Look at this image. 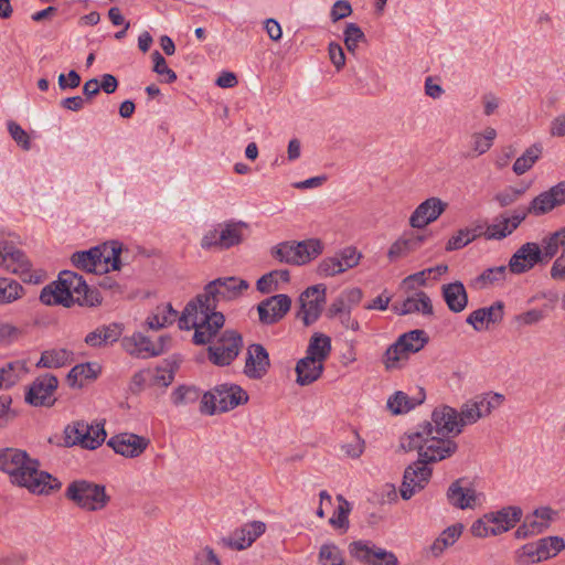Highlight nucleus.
Instances as JSON below:
<instances>
[{
	"label": "nucleus",
	"instance_id": "c756f323",
	"mask_svg": "<svg viewBox=\"0 0 565 565\" xmlns=\"http://www.w3.org/2000/svg\"><path fill=\"white\" fill-rule=\"evenodd\" d=\"M426 235H414L403 236L395 241L388 252L387 257L391 262H395L398 258L405 257L408 254L417 250L425 242Z\"/></svg>",
	"mask_w": 565,
	"mask_h": 565
},
{
	"label": "nucleus",
	"instance_id": "603ef678",
	"mask_svg": "<svg viewBox=\"0 0 565 565\" xmlns=\"http://www.w3.org/2000/svg\"><path fill=\"white\" fill-rule=\"evenodd\" d=\"M320 565H344L340 548L333 543L323 544L319 551Z\"/></svg>",
	"mask_w": 565,
	"mask_h": 565
},
{
	"label": "nucleus",
	"instance_id": "69168bd1",
	"mask_svg": "<svg viewBox=\"0 0 565 565\" xmlns=\"http://www.w3.org/2000/svg\"><path fill=\"white\" fill-rule=\"evenodd\" d=\"M11 404L10 395H0V427H6L18 416V412L11 408Z\"/></svg>",
	"mask_w": 565,
	"mask_h": 565
},
{
	"label": "nucleus",
	"instance_id": "bf43d9fd",
	"mask_svg": "<svg viewBox=\"0 0 565 565\" xmlns=\"http://www.w3.org/2000/svg\"><path fill=\"white\" fill-rule=\"evenodd\" d=\"M495 137L497 131L491 127H488L482 135L476 134L473 136V150L477 154H483L487 152L491 148Z\"/></svg>",
	"mask_w": 565,
	"mask_h": 565
},
{
	"label": "nucleus",
	"instance_id": "4c0bfd02",
	"mask_svg": "<svg viewBox=\"0 0 565 565\" xmlns=\"http://www.w3.org/2000/svg\"><path fill=\"white\" fill-rule=\"evenodd\" d=\"M542 152L543 146L541 143H534L529 147L513 163V172L518 175L527 172L540 159Z\"/></svg>",
	"mask_w": 565,
	"mask_h": 565
},
{
	"label": "nucleus",
	"instance_id": "473e14b6",
	"mask_svg": "<svg viewBox=\"0 0 565 565\" xmlns=\"http://www.w3.org/2000/svg\"><path fill=\"white\" fill-rule=\"evenodd\" d=\"M507 274L508 266L505 265L490 267L475 277L470 282V286L478 290L487 289L503 282L507 278Z\"/></svg>",
	"mask_w": 565,
	"mask_h": 565
},
{
	"label": "nucleus",
	"instance_id": "774afa93",
	"mask_svg": "<svg viewBox=\"0 0 565 565\" xmlns=\"http://www.w3.org/2000/svg\"><path fill=\"white\" fill-rule=\"evenodd\" d=\"M536 557H539V552L534 542L523 545L518 551L516 555V559L520 565H530L541 562L540 559H536Z\"/></svg>",
	"mask_w": 565,
	"mask_h": 565
},
{
	"label": "nucleus",
	"instance_id": "2f4dec72",
	"mask_svg": "<svg viewBox=\"0 0 565 565\" xmlns=\"http://www.w3.org/2000/svg\"><path fill=\"white\" fill-rule=\"evenodd\" d=\"M296 265H305L317 258L323 252V244L319 238L294 241Z\"/></svg>",
	"mask_w": 565,
	"mask_h": 565
},
{
	"label": "nucleus",
	"instance_id": "a18cd8bd",
	"mask_svg": "<svg viewBox=\"0 0 565 565\" xmlns=\"http://www.w3.org/2000/svg\"><path fill=\"white\" fill-rule=\"evenodd\" d=\"M550 195L548 190L536 195L526 206V212H531V215L534 216H541L554 210L556 206Z\"/></svg>",
	"mask_w": 565,
	"mask_h": 565
},
{
	"label": "nucleus",
	"instance_id": "7ed1b4c3",
	"mask_svg": "<svg viewBox=\"0 0 565 565\" xmlns=\"http://www.w3.org/2000/svg\"><path fill=\"white\" fill-rule=\"evenodd\" d=\"M122 244L110 241L87 250L75 252L71 256L72 264L87 273L103 275L109 270L121 269Z\"/></svg>",
	"mask_w": 565,
	"mask_h": 565
},
{
	"label": "nucleus",
	"instance_id": "aec40b11",
	"mask_svg": "<svg viewBox=\"0 0 565 565\" xmlns=\"http://www.w3.org/2000/svg\"><path fill=\"white\" fill-rule=\"evenodd\" d=\"M265 531L264 522L253 521L235 530L231 536L222 537L221 542L232 550L242 551L249 547Z\"/></svg>",
	"mask_w": 565,
	"mask_h": 565
},
{
	"label": "nucleus",
	"instance_id": "ea45409f",
	"mask_svg": "<svg viewBox=\"0 0 565 565\" xmlns=\"http://www.w3.org/2000/svg\"><path fill=\"white\" fill-rule=\"evenodd\" d=\"M288 282L290 274L287 269H276L263 275L256 282V288L262 294H270L277 289L278 281Z\"/></svg>",
	"mask_w": 565,
	"mask_h": 565
},
{
	"label": "nucleus",
	"instance_id": "4468645a",
	"mask_svg": "<svg viewBox=\"0 0 565 565\" xmlns=\"http://www.w3.org/2000/svg\"><path fill=\"white\" fill-rule=\"evenodd\" d=\"M349 552L353 558L364 565H398V559L393 552L377 547L371 542L354 541L349 545Z\"/></svg>",
	"mask_w": 565,
	"mask_h": 565
},
{
	"label": "nucleus",
	"instance_id": "e2e57ef3",
	"mask_svg": "<svg viewBox=\"0 0 565 565\" xmlns=\"http://www.w3.org/2000/svg\"><path fill=\"white\" fill-rule=\"evenodd\" d=\"M480 311H483V319L488 324H497L503 320L504 317V303L501 300L493 302L489 307L479 308Z\"/></svg>",
	"mask_w": 565,
	"mask_h": 565
},
{
	"label": "nucleus",
	"instance_id": "0eeeda50",
	"mask_svg": "<svg viewBox=\"0 0 565 565\" xmlns=\"http://www.w3.org/2000/svg\"><path fill=\"white\" fill-rule=\"evenodd\" d=\"M65 498L87 511L100 510L109 501L104 486L87 480L72 481L65 490Z\"/></svg>",
	"mask_w": 565,
	"mask_h": 565
},
{
	"label": "nucleus",
	"instance_id": "cd10ccee",
	"mask_svg": "<svg viewBox=\"0 0 565 565\" xmlns=\"http://www.w3.org/2000/svg\"><path fill=\"white\" fill-rule=\"evenodd\" d=\"M331 352V338L316 332L310 338L306 356L300 359V366H305L306 363H312L313 360L323 363L324 360L329 356Z\"/></svg>",
	"mask_w": 565,
	"mask_h": 565
},
{
	"label": "nucleus",
	"instance_id": "4d7b16f0",
	"mask_svg": "<svg viewBox=\"0 0 565 565\" xmlns=\"http://www.w3.org/2000/svg\"><path fill=\"white\" fill-rule=\"evenodd\" d=\"M271 256L280 263L296 265L294 241L282 242L271 248Z\"/></svg>",
	"mask_w": 565,
	"mask_h": 565
},
{
	"label": "nucleus",
	"instance_id": "4be33fe9",
	"mask_svg": "<svg viewBox=\"0 0 565 565\" xmlns=\"http://www.w3.org/2000/svg\"><path fill=\"white\" fill-rule=\"evenodd\" d=\"M447 203L439 198H429L422 202L409 217V225L413 228H424L435 222L446 210Z\"/></svg>",
	"mask_w": 565,
	"mask_h": 565
},
{
	"label": "nucleus",
	"instance_id": "de8ad7c7",
	"mask_svg": "<svg viewBox=\"0 0 565 565\" xmlns=\"http://www.w3.org/2000/svg\"><path fill=\"white\" fill-rule=\"evenodd\" d=\"M23 287L11 278H0V302L10 303L22 296Z\"/></svg>",
	"mask_w": 565,
	"mask_h": 565
},
{
	"label": "nucleus",
	"instance_id": "dca6fc26",
	"mask_svg": "<svg viewBox=\"0 0 565 565\" xmlns=\"http://www.w3.org/2000/svg\"><path fill=\"white\" fill-rule=\"evenodd\" d=\"M537 264H544L541 246L537 243L527 242L511 256L508 268L512 274L520 275L527 273Z\"/></svg>",
	"mask_w": 565,
	"mask_h": 565
},
{
	"label": "nucleus",
	"instance_id": "8fccbe9b",
	"mask_svg": "<svg viewBox=\"0 0 565 565\" xmlns=\"http://www.w3.org/2000/svg\"><path fill=\"white\" fill-rule=\"evenodd\" d=\"M60 285L64 286L71 295H82L83 288H87V282L83 276L72 270H63L60 273Z\"/></svg>",
	"mask_w": 565,
	"mask_h": 565
},
{
	"label": "nucleus",
	"instance_id": "1a4fd4ad",
	"mask_svg": "<svg viewBox=\"0 0 565 565\" xmlns=\"http://www.w3.org/2000/svg\"><path fill=\"white\" fill-rule=\"evenodd\" d=\"M244 345L242 334L233 329L222 332L216 345L207 348L209 360L217 366H228L239 355Z\"/></svg>",
	"mask_w": 565,
	"mask_h": 565
},
{
	"label": "nucleus",
	"instance_id": "39448f33",
	"mask_svg": "<svg viewBox=\"0 0 565 565\" xmlns=\"http://www.w3.org/2000/svg\"><path fill=\"white\" fill-rule=\"evenodd\" d=\"M521 518V508L515 505L504 507L499 511L483 514L472 523L470 531L476 537L499 535L513 529Z\"/></svg>",
	"mask_w": 565,
	"mask_h": 565
},
{
	"label": "nucleus",
	"instance_id": "c9c22d12",
	"mask_svg": "<svg viewBox=\"0 0 565 565\" xmlns=\"http://www.w3.org/2000/svg\"><path fill=\"white\" fill-rule=\"evenodd\" d=\"M178 317V311L173 309L171 303L158 306L156 312L147 318V324L152 330H159L167 326H171Z\"/></svg>",
	"mask_w": 565,
	"mask_h": 565
},
{
	"label": "nucleus",
	"instance_id": "6e6552de",
	"mask_svg": "<svg viewBox=\"0 0 565 565\" xmlns=\"http://www.w3.org/2000/svg\"><path fill=\"white\" fill-rule=\"evenodd\" d=\"M428 341L429 337L420 329L411 330L401 334L384 353L383 362L385 367H397V364L402 359H407L409 354L419 352Z\"/></svg>",
	"mask_w": 565,
	"mask_h": 565
},
{
	"label": "nucleus",
	"instance_id": "c85d7f7f",
	"mask_svg": "<svg viewBox=\"0 0 565 565\" xmlns=\"http://www.w3.org/2000/svg\"><path fill=\"white\" fill-rule=\"evenodd\" d=\"M441 294L450 311L459 313L466 309L468 305V294L461 281L457 280L443 285Z\"/></svg>",
	"mask_w": 565,
	"mask_h": 565
},
{
	"label": "nucleus",
	"instance_id": "680f3d73",
	"mask_svg": "<svg viewBox=\"0 0 565 565\" xmlns=\"http://www.w3.org/2000/svg\"><path fill=\"white\" fill-rule=\"evenodd\" d=\"M103 298L97 288H93L87 285V288H83L82 295L75 298V303L82 307H97L100 306Z\"/></svg>",
	"mask_w": 565,
	"mask_h": 565
},
{
	"label": "nucleus",
	"instance_id": "20e7f679",
	"mask_svg": "<svg viewBox=\"0 0 565 565\" xmlns=\"http://www.w3.org/2000/svg\"><path fill=\"white\" fill-rule=\"evenodd\" d=\"M248 227L243 221L228 220L217 223L203 234L200 246L204 250H227L243 243Z\"/></svg>",
	"mask_w": 565,
	"mask_h": 565
},
{
	"label": "nucleus",
	"instance_id": "393cba45",
	"mask_svg": "<svg viewBox=\"0 0 565 565\" xmlns=\"http://www.w3.org/2000/svg\"><path fill=\"white\" fill-rule=\"evenodd\" d=\"M122 331L124 328L121 323L111 322L109 324H103L87 333L84 341L92 348L107 347L117 342L120 339Z\"/></svg>",
	"mask_w": 565,
	"mask_h": 565
},
{
	"label": "nucleus",
	"instance_id": "6ab92c4d",
	"mask_svg": "<svg viewBox=\"0 0 565 565\" xmlns=\"http://www.w3.org/2000/svg\"><path fill=\"white\" fill-rule=\"evenodd\" d=\"M149 439L132 434L121 433L109 438L107 446L116 454L126 458H136L140 456L148 447Z\"/></svg>",
	"mask_w": 565,
	"mask_h": 565
},
{
	"label": "nucleus",
	"instance_id": "2eb2a0df",
	"mask_svg": "<svg viewBox=\"0 0 565 565\" xmlns=\"http://www.w3.org/2000/svg\"><path fill=\"white\" fill-rule=\"evenodd\" d=\"M446 498L448 503L460 510L475 509L479 504L480 494L471 487L466 478H459L450 483Z\"/></svg>",
	"mask_w": 565,
	"mask_h": 565
},
{
	"label": "nucleus",
	"instance_id": "412c9836",
	"mask_svg": "<svg viewBox=\"0 0 565 565\" xmlns=\"http://www.w3.org/2000/svg\"><path fill=\"white\" fill-rule=\"evenodd\" d=\"M270 367V359L266 348L260 343H252L247 348L244 374L252 380L263 379Z\"/></svg>",
	"mask_w": 565,
	"mask_h": 565
},
{
	"label": "nucleus",
	"instance_id": "7c9ffc66",
	"mask_svg": "<svg viewBox=\"0 0 565 565\" xmlns=\"http://www.w3.org/2000/svg\"><path fill=\"white\" fill-rule=\"evenodd\" d=\"M73 362V352L67 349H51L41 353L38 369H60Z\"/></svg>",
	"mask_w": 565,
	"mask_h": 565
},
{
	"label": "nucleus",
	"instance_id": "9d476101",
	"mask_svg": "<svg viewBox=\"0 0 565 565\" xmlns=\"http://www.w3.org/2000/svg\"><path fill=\"white\" fill-rule=\"evenodd\" d=\"M0 266L19 275L24 282L40 284L42 281L41 274L32 273V264L26 255L8 242L0 246Z\"/></svg>",
	"mask_w": 565,
	"mask_h": 565
},
{
	"label": "nucleus",
	"instance_id": "338daca9",
	"mask_svg": "<svg viewBox=\"0 0 565 565\" xmlns=\"http://www.w3.org/2000/svg\"><path fill=\"white\" fill-rule=\"evenodd\" d=\"M525 189H516V188H507L505 190L495 194L494 200L499 203L501 207L509 206L516 202L521 195H523Z\"/></svg>",
	"mask_w": 565,
	"mask_h": 565
},
{
	"label": "nucleus",
	"instance_id": "37998d69",
	"mask_svg": "<svg viewBox=\"0 0 565 565\" xmlns=\"http://www.w3.org/2000/svg\"><path fill=\"white\" fill-rule=\"evenodd\" d=\"M534 543L539 552V557H536V559H540L541 562L557 555V553L565 548V542L559 536L543 537Z\"/></svg>",
	"mask_w": 565,
	"mask_h": 565
},
{
	"label": "nucleus",
	"instance_id": "a19ab883",
	"mask_svg": "<svg viewBox=\"0 0 565 565\" xmlns=\"http://www.w3.org/2000/svg\"><path fill=\"white\" fill-rule=\"evenodd\" d=\"M323 369H324L323 363L316 361V360H313L312 363L308 362V363H306L305 366H300V360H299L297 362L296 369H295L296 374H297L296 382L301 386L309 385V384L313 383L315 381H317L321 376Z\"/></svg>",
	"mask_w": 565,
	"mask_h": 565
},
{
	"label": "nucleus",
	"instance_id": "b1692460",
	"mask_svg": "<svg viewBox=\"0 0 565 565\" xmlns=\"http://www.w3.org/2000/svg\"><path fill=\"white\" fill-rule=\"evenodd\" d=\"M217 395L218 413H225L248 402V394L236 384H220L214 386Z\"/></svg>",
	"mask_w": 565,
	"mask_h": 565
},
{
	"label": "nucleus",
	"instance_id": "0e129e2a",
	"mask_svg": "<svg viewBox=\"0 0 565 565\" xmlns=\"http://www.w3.org/2000/svg\"><path fill=\"white\" fill-rule=\"evenodd\" d=\"M481 418L473 401L467 402L461 406L459 412V426L462 429L467 424H473Z\"/></svg>",
	"mask_w": 565,
	"mask_h": 565
},
{
	"label": "nucleus",
	"instance_id": "6e6d98bb",
	"mask_svg": "<svg viewBox=\"0 0 565 565\" xmlns=\"http://www.w3.org/2000/svg\"><path fill=\"white\" fill-rule=\"evenodd\" d=\"M480 234H470L469 228H461L457 232L456 235L451 236L447 244H446V250L452 252L458 250L473 242L476 238H478Z\"/></svg>",
	"mask_w": 565,
	"mask_h": 565
},
{
	"label": "nucleus",
	"instance_id": "f3484780",
	"mask_svg": "<svg viewBox=\"0 0 565 565\" xmlns=\"http://www.w3.org/2000/svg\"><path fill=\"white\" fill-rule=\"evenodd\" d=\"M361 254L355 247H345L333 257L324 258L318 267L320 275L332 277L358 266Z\"/></svg>",
	"mask_w": 565,
	"mask_h": 565
},
{
	"label": "nucleus",
	"instance_id": "c03bdc74",
	"mask_svg": "<svg viewBox=\"0 0 565 565\" xmlns=\"http://www.w3.org/2000/svg\"><path fill=\"white\" fill-rule=\"evenodd\" d=\"M204 302L196 295L193 299H191L184 307L180 318H179V328L181 330H191V323L193 320H196L200 316L201 307H204Z\"/></svg>",
	"mask_w": 565,
	"mask_h": 565
},
{
	"label": "nucleus",
	"instance_id": "9b49d317",
	"mask_svg": "<svg viewBox=\"0 0 565 565\" xmlns=\"http://www.w3.org/2000/svg\"><path fill=\"white\" fill-rule=\"evenodd\" d=\"M224 323L225 317L221 311L206 310L205 307H201L199 318L191 323L194 329L193 343L196 345L211 343Z\"/></svg>",
	"mask_w": 565,
	"mask_h": 565
},
{
	"label": "nucleus",
	"instance_id": "3c124183",
	"mask_svg": "<svg viewBox=\"0 0 565 565\" xmlns=\"http://www.w3.org/2000/svg\"><path fill=\"white\" fill-rule=\"evenodd\" d=\"M200 398V391L194 386L180 385L171 394L175 406L195 403Z\"/></svg>",
	"mask_w": 565,
	"mask_h": 565
},
{
	"label": "nucleus",
	"instance_id": "f03ea898",
	"mask_svg": "<svg viewBox=\"0 0 565 565\" xmlns=\"http://www.w3.org/2000/svg\"><path fill=\"white\" fill-rule=\"evenodd\" d=\"M40 462L29 457L25 450L0 449V470L10 475L11 482L28 488L35 494H51L62 483L52 475L39 470Z\"/></svg>",
	"mask_w": 565,
	"mask_h": 565
},
{
	"label": "nucleus",
	"instance_id": "e433bc0d",
	"mask_svg": "<svg viewBox=\"0 0 565 565\" xmlns=\"http://www.w3.org/2000/svg\"><path fill=\"white\" fill-rule=\"evenodd\" d=\"M96 363H82L73 366L66 376V381L71 387H83L82 377L85 380H95L98 375Z\"/></svg>",
	"mask_w": 565,
	"mask_h": 565
},
{
	"label": "nucleus",
	"instance_id": "a878e982",
	"mask_svg": "<svg viewBox=\"0 0 565 565\" xmlns=\"http://www.w3.org/2000/svg\"><path fill=\"white\" fill-rule=\"evenodd\" d=\"M393 310L401 316L414 312H422L424 316H431L434 313L430 298L422 290L407 297L401 303H394Z\"/></svg>",
	"mask_w": 565,
	"mask_h": 565
},
{
	"label": "nucleus",
	"instance_id": "f257e3e1",
	"mask_svg": "<svg viewBox=\"0 0 565 565\" xmlns=\"http://www.w3.org/2000/svg\"><path fill=\"white\" fill-rule=\"evenodd\" d=\"M461 433L459 412L450 406L436 407L431 422L419 424L401 437V448L405 451H418V459L405 468L399 493L403 500H409L429 482L433 470L429 463L452 456L458 445L448 438Z\"/></svg>",
	"mask_w": 565,
	"mask_h": 565
},
{
	"label": "nucleus",
	"instance_id": "f8f14e48",
	"mask_svg": "<svg viewBox=\"0 0 565 565\" xmlns=\"http://www.w3.org/2000/svg\"><path fill=\"white\" fill-rule=\"evenodd\" d=\"M57 387L58 380L54 374H42L30 384L25 392L24 399L34 407H52L56 402L53 394Z\"/></svg>",
	"mask_w": 565,
	"mask_h": 565
},
{
	"label": "nucleus",
	"instance_id": "f704fd0d",
	"mask_svg": "<svg viewBox=\"0 0 565 565\" xmlns=\"http://www.w3.org/2000/svg\"><path fill=\"white\" fill-rule=\"evenodd\" d=\"M30 372L26 360H14L0 366V374L6 385L14 386L25 374Z\"/></svg>",
	"mask_w": 565,
	"mask_h": 565
},
{
	"label": "nucleus",
	"instance_id": "09e8293b",
	"mask_svg": "<svg viewBox=\"0 0 565 565\" xmlns=\"http://www.w3.org/2000/svg\"><path fill=\"white\" fill-rule=\"evenodd\" d=\"M337 499L340 504L334 511L332 518H330L329 523L335 529H342L347 531L349 529V514L351 512V504L341 494H339Z\"/></svg>",
	"mask_w": 565,
	"mask_h": 565
},
{
	"label": "nucleus",
	"instance_id": "ddd939ff",
	"mask_svg": "<svg viewBox=\"0 0 565 565\" xmlns=\"http://www.w3.org/2000/svg\"><path fill=\"white\" fill-rule=\"evenodd\" d=\"M326 286L319 284L308 287L299 296L300 310L297 317L302 319L306 327L311 326L320 318L326 303Z\"/></svg>",
	"mask_w": 565,
	"mask_h": 565
},
{
	"label": "nucleus",
	"instance_id": "423d86ee",
	"mask_svg": "<svg viewBox=\"0 0 565 565\" xmlns=\"http://www.w3.org/2000/svg\"><path fill=\"white\" fill-rule=\"evenodd\" d=\"M249 284L247 280L230 276L220 277L204 286L203 292L198 296L205 303L206 310H214L221 301H230L238 298L243 291L247 290Z\"/></svg>",
	"mask_w": 565,
	"mask_h": 565
},
{
	"label": "nucleus",
	"instance_id": "bb28decb",
	"mask_svg": "<svg viewBox=\"0 0 565 565\" xmlns=\"http://www.w3.org/2000/svg\"><path fill=\"white\" fill-rule=\"evenodd\" d=\"M40 301L47 306L61 305L71 308L75 305V298L68 289L60 285V278L43 287L40 294Z\"/></svg>",
	"mask_w": 565,
	"mask_h": 565
},
{
	"label": "nucleus",
	"instance_id": "864d4df0",
	"mask_svg": "<svg viewBox=\"0 0 565 565\" xmlns=\"http://www.w3.org/2000/svg\"><path fill=\"white\" fill-rule=\"evenodd\" d=\"M343 35L345 47L351 53H354L360 42L365 41V34L356 23H348Z\"/></svg>",
	"mask_w": 565,
	"mask_h": 565
},
{
	"label": "nucleus",
	"instance_id": "5701e85b",
	"mask_svg": "<svg viewBox=\"0 0 565 565\" xmlns=\"http://www.w3.org/2000/svg\"><path fill=\"white\" fill-rule=\"evenodd\" d=\"M121 345L127 353L141 359L158 356L163 353L162 344H154L150 338L140 332H136L131 337H125L121 340Z\"/></svg>",
	"mask_w": 565,
	"mask_h": 565
},
{
	"label": "nucleus",
	"instance_id": "052dcab7",
	"mask_svg": "<svg viewBox=\"0 0 565 565\" xmlns=\"http://www.w3.org/2000/svg\"><path fill=\"white\" fill-rule=\"evenodd\" d=\"M8 131L11 138L20 146L23 150L31 149V140L28 132L15 121H8Z\"/></svg>",
	"mask_w": 565,
	"mask_h": 565
},
{
	"label": "nucleus",
	"instance_id": "79ce46f5",
	"mask_svg": "<svg viewBox=\"0 0 565 565\" xmlns=\"http://www.w3.org/2000/svg\"><path fill=\"white\" fill-rule=\"evenodd\" d=\"M563 246H565V227L545 236L541 248L544 264L548 263Z\"/></svg>",
	"mask_w": 565,
	"mask_h": 565
},
{
	"label": "nucleus",
	"instance_id": "a211bd4d",
	"mask_svg": "<svg viewBox=\"0 0 565 565\" xmlns=\"http://www.w3.org/2000/svg\"><path fill=\"white\" fill-rule=\"evenodd\" d=\"M291 299L285 294L271 296L258 303L259 321L263 324H274L280 321L290 310Z\"/></svg>",
	"mask_w": 565,
	"mask_h": 565
},
{
	"label": "nucleus",
	"instance_id": "49530a36",
	"mask_svg": "<svg viewBox=\"0 0 565 565\" xmlns=\"http://www.w3.org/2000/svg\"><path fill=\"white\" fill-rule=\"evenodd\" d=\"M514 231V227H511L508 215L501 214L499 223L489 225L483 235L487 239L500 241L511 235Z\"/></svg>",
	"mask_w": 565,
	"mask_h": 565
},
{
	"label": "nucleus",
	"instance_id": "72a5a7b5",
	"mask_svg": "<svg viewBox=\"0 0 565 565\" xmlns=\"http://www.w3.org/2000/svg\"><path fill=\"white\" fill-rule=\"evenodd\" d=\"M424 399V390L419 391L418 397L416 398H411L406 393L397 391L388 397L387 407L395 415L404 414L413 409L416 405L422 404Z\"/></svg>",
	"mask_w": 565,
	"mask_h": 565
},
{
	"label": "nucleus",
	"instance_id": "13d9d810",
	"mask_svg": "<svg viewBox=\"0 0 565 565\" xmlns=\"http://www.w3.org/2000/svg\"><path fill=\"white\" fill-rule=\"evenodd\" d=\"M85 425H88L87 423L83 420L75 422L72 425H67L64 429V445L66 447H73L78 445V439H82L85 431Z\"/></svg>",
	"mask_w": 565,
	"mask_h": 565
},
{
	"label": "nucleus",
	"instance_id": "5fc2aeb1",
	"mask_svg": "<svg viewBox=\"0 0 565 565\" xmlns=\"http://www.w3.org/2000/svg\"><path fill=\"white\" fill-rule=\"evenodd\" d=\"M151 60L153 62L152 71L160 76H166V83L170 84L177 81L175 72L168 67L166 58L159 51L156 50L151 53Z\"/></svg>",
	"mask_w": 565,
	"mask_h": 565
},
{
	"label": "nucleus",
	"instance_id": "58836bf2",
	"mask_svg": "<svg viewBox=\"0 0 565 565\" xmlns=\"http://www.w3.org/2000/svg\"><path fill=\"white\" fill-rule=\"evenodd\" d=\"M106 436L107 434L103 423L85 425L84 436L82 439H78L79 446L84 449L94 450L104 443Z\"/></svg>",
	"mask_w": 565,
	"mask_h": 565
}]
</instances>
